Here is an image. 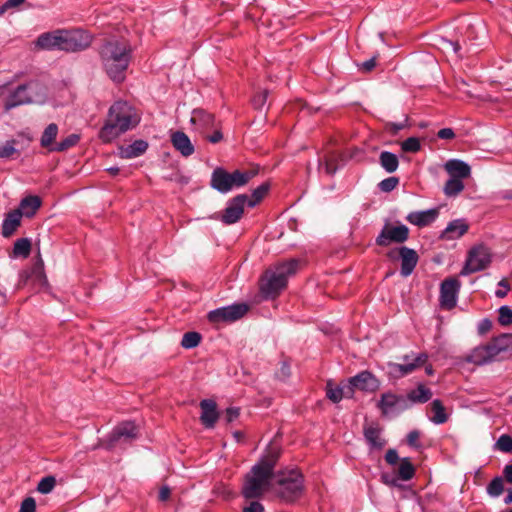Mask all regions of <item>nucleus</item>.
I'll list each match as a JSON object with an SVG mask.
<instances>
[{
  "instance_id": "f257e3e1",
  "label": "nucleus",
  "mask_w": 512,
  "mask_h": 512,
  "mask_svg": "<svg viewBox=\"0 0 512 512\" xmlns=\"http://www.w3.org/2000/svg\"><path fill=\"white\" fill-rule=\"evenodd\" d=\"M99 54L109 78L117 83L124 81L132 57L129 42L125 39H109L102 45Z\"/></svg>"
},
{
  "instance_id": "f03ea898",
  "label": "nucleus",
  "mask_w": 512,
  "mask_h": 512,
  "mask_svg": "<svg viewBox=\"0 0 512 512\" xmlns=\"http://www.w3.org/2000/svg\"><path fill=\"white\" fill-rule=\"evenodd\" d=\"M91 41V35L83 30H57L41 34L36 44L44 50L77 52L88 48Z\"/></svg>"
},
{
  "instance_id": "7ed1b4c3",
  "label": "nucleus",
  "mask_w": 512,
  "mask_h": 512,
  "mask_svg": "<svg viewBox=\"0 0 512 512\" xmlns=\"http://www.w3.org/2000/svg\"><path fill=\"white\" fill-rule=\"evenodd\" d=\"M139 122L133 108L125 101L115 102L109 109L105 125L99 132L100 138L109 142Z\"/></svg>"
},
{
  "instance_id": "20e7f679",
  "label": "nucleus",
  "mask_w": 512,
  "mask_h": 512,
  "mask_svg": "<svg viewBox=\"0 0 512 512\" xmlns=\"http://www.w3.org/2000/svg\"><path fill=\"white\" fill-rule=\"evenodd\" d=\"M300 266V260L289 259L268 269L260 282L261 293L265 298H275L287 286L288 277L294 275Z\"/></svg>"
},
{
  "instance_id": "39448f33",
  "label": "nucleus",
  "mask_w": 512,
  "mask_h": 512,
  "mask_svg": "<svg viewBox=\"0 0 512 512\" xmlns=\"http://www.w3.org/2000/svg\"><path fill=\"white\" fill-rule=\"evenodd\" d=\"M273 480L272 488L284 502H294L304 493V477L297 469L279 471Z\"/></svg>"
},
{
  "instance_id": "423d86ee",
  "label": "nucleus",
  "mask_w": 512,
  "mask_h": 512,
  "mask_svg": "<svg viewBox=\"0 0 512 512\" xmlns=\"http://www.w3.org/2000/svg\"><path fill=\"white\" fill-rule=\"evenodd\" d=\"M257 170H235L228 172L224 168H216L211 176V187L220 193H228L233 189L245 186L256 174Z\"/></svg>"
},
{
  "instance_id": "0eeeda50",
  "label": "nucleus",
  "mask_w": 512,
  "mask_h": 512,
  "mask_svg": "<svg viewBox=\"0 0 512 512\" xmlns=\"http://www.w3.org/2000/svg\"><path fill=\"white\" fill-rule=\"evenodd\" d=\"M45 97V89L37 82L19 85L5 100V111L17 106L39 102Z\"/></svg>"
},
{
  "instance_id": "6e6552de",
  "label": "nucleus",
  "mask_w": 512,
  "mask_h": 512,
  "mask_svg": "<svg viewBox=\"0 0 512 512\" xmlns=\"http://www.w3.org/2000/svg\"><path fill=\"white\" fill-rule=\"evenodd\" d=\"M273 476L267 473L261 466L254 465L251 472L246 475L242 488V495L246 499L258 498L263 490L270 485Z\"/></svg>"
},
{
  "instance_id": "1a4fd4ad",
  "label": "nucleus",
  "mask_w": 512,
  "mask_h": 512,
  "mask_svg": "<svg viewBox=\"0 0 512 512\" xmlns=\"http://www.w3.org/2000/svg\"><path fill=\"white\" fill-rule=\"evenodd\" d=\"M376 406L384 417L396 416L409 409L407 397L393 392L381 394Z\"/></svg>"
},
{
  "instance_id": "9d476101",
  "label": "nucleus",
  "mask_w": 512,
  "mask_h": 512,
  "mask_svg": "<svg viewBox=\"0 0 512 512\" xmlns=\"http://www.w3.org/2000/svg\"><path fill=\"white\" fill-rule=\"evenodd\" d=\"M491 263V254L487 247L478 245L473 247L469 253L460 275H469L486 269Z\"/></svg>"
},
{
  "instance_id": "9b49d317",
  "label": "nucleus",
  "mask_w": 512,
  "mask_h": 512,
  "mask_svg": "<svg viewBox=\"0 0 512 512\" xmlns=\"http://www.w3.org/2000/svg\"><path fill=\"white\" fill-rule=\"evenodd\" d=\"M247 304L238 303L210 311L207 319L212 324L231 323L242 318L248 311Z\"/></svg>"
},
{
  "instance_id": "f8f14e48",
  "label": "nucleus",
  "mask_w": 512,
  "mask_h": 512,
  "mask_svg": "<svg viewBox=\"0 0 512 512\" xmlns=\"http://www.w3.org/2000/svg\"><path fill=\"white\" fill-rule=\"evenodd\" d=\"M408 238L409 228L406 225L400 224L398 226H392L385 224L376 237L375 242L378 246L387 247L392 243H404Z\"/></svg>"
},
{
  "instance_id": "ddd939ff",
  "label": "nucleus",
  "mask_w": 512,
  "mask_h": 512,
  "mask_svg": "<svg viewBox=\"0 0 512 512\" xmlns=\"http://www.w3.org/2000/svg\"><path fill=\"white\" fill-rule=\"evenodd\" d=\"M387 256L391 260H401L400 273L403 277H408L412 274L419 260L417 252L406 246L390 250Z\"/></svg>"
},
{
  "instance_id": "4468645a",
  "label": "nucleus",
  "mask_w": 512,
  "mask_h": 512,
  "mask_svg": "<svg viewBox=\"0 0 512 512\" xmlns=\"http://www.w3.org/2000/svg\"><path fill=\"white\" fill-rule=\"evenodd\" d=\"M461 283L455 277H449L440 285V307L444 310H451L456 306Z\"/></svg>"
},
{
  "instance_id": "2eb2a0df",
  "label": "nucleus",
  "mask_w": 512,
  "mask_h": 512,
  "mask_svg": "<svg viewBox=\"0 0 512 512\" xmlns=\"http://www.w3.org/2000/svg\"><path fill=\"white\" fill-rule=\"evenodd\" d=\"M246 202V194H239L230 199L227 203V207L222 212L220 220L227 225L238 222L244 213Z\"/></svg>"
},
{
  "instance_id": "dca6fc26",
  "label": "nucleus",
  "mask_w": 512,
  "mask_h": 512,
  "mask_svg": "<svg viewBox=\"0 0 512 512\" xmlns=\"http://www.w3.org/2000/svg\"><path fill=\"white\" fill-rule=\"evenodd\" d=\"M349 383L356 387L357 390L367 393L376 392L381 385L380 380L368 370L361 371L351 377Z\"/></svg>"
},
{
  "instance_id": "f3484780",
  "label": "nucleus",
  "mask_w": 512,
  "mask_h": 512,
  "mask_svg": "<svg viewBox=\"0 0 512 512\" xmlns=\"http://www.w3.org/2000/svg\"><path fill=\"white\" fill-rule=\"evenodd\" d=\"M138 428L132 421H125L117 425L109 435V447L118 441H131L137 438Z\"/></svg>"
},
{
  "instance_id": "a211bd4d",
  "label": "nucleus",
  "mask_w": 512,
  "mask_h": 512,
  "mask_svg": "<svg viewBox=\"0 0 512 512\" xmlns=\"http://www.w3.org/2000/svg\"><path fill=\"white\" fill-rule=\"evenodd\" d=\"M281 455V447L274 442H271L265 454L261 457L260 461L255 464L256 466H261L263 470L269 473L271 476L275 477L274 468L277 464Z\"/></svg>"
},
{
  "instance_id": "6ab92c4d",
  "label": "nucleus",
  "mask_w": 512,
  "mask_h": 512,
  "mask_svg": "<svg viewBox=\"0 0 512 512\" xmlns=\"http://www.w3.org/2000/svg\"><path fill=\"white\" fill-rule=\"evenodd\" d=\"M409 356H404V364H390V367L392 369V372L395 374H398L399 376H405L413 371H415L417 368L424 365L428 360V355L426 353H420L418 354L412 362H409Z\"/></svg>"
},
{
  "instance_id": "aec40b11",
  "label": "nucleus",
  "mask_w": 512,
  "mask_h": 512,
  "mask_svg": "<svg viewBox=\"0 0 512 512\" xmlns=\"http://www.w3.org/2000/svg\"><path fill=\"white\" fill-rule=\"evenodd\" d=\"M439 216V208H431L424 211L410 212L406 220L418 227H425L432 224Z\"/></svg>"
},
{
  "instance_id": "412c9836",
  "label": "nucleus",
  "mask_w": 512,
  "mask_h": 512,
  "mask_svg": "<svg viewBox=\"0 0 512 512\" xmlns=\"http://www.w3.org/2000/svg\"><path fill=\"white\" fill-rule=\"evenodd\" d=\"M190 121L201 133H206L209 129L215 127L214 115L200 108L192 111Z\"/></svg>"
},
{
  "instance_id": "4be33fe9",
  "label": "nucleus",
  "mask_w": 512,
  "mask_h": 512,
  "mask_svg": "<svg viewBox=\"0 0 512 512\" xmlns=\"http://www.w3.org/2000/svg\"><path fill=\"white\" fill-rule=\"evenodd\" d=\"M201 417L200 420L206 428H213L218 420V411L216 402L210 399H204L200 402Z\"/></svg>"
},
{
  "instance_id": "5701e85b",
  "label": "nucleus",
  "mask_w": 512,
  "mask_h": 512,
  "mask_svg": "<svg viewBox=\"0 0 512 512\" xmlns=\"http://www.w3.org/2000/svg\"><path fill=\"white\" fill-rule=\"evenodd\" d=\"M469 225L465 219H455L448 223L447 227L440 234L442 240H454L467 233Z\"/></svg>"
},
{
  "instance_id": "b1692460",
  "label": "nucleus",
  "mask_w": 512,
  "mask_h": 512,
  "mask_svg": "<svg viewBox=\"0 0 512 512\" xmlns=\"http://www.w3.org/2000/svg\"><path fill=\"white\" fill-rule=\"evenodd\" d=\"M171 143L183 157H189L194 153V145L190 138L182 131H176L171 134Z\"/></svg>"
},
{
  "instance_id": "393cba45",
  "label": "nucleus",
  "mask_w": 512,
  "mask_h": 512,
  "mask_svg": "<svg viewBox=\"0 0 512 512\" xmlns=\"http://www.w3.org/2000/svg\"><path fill=\"white\" fill-rule=\"evenodd\" d=\"M41 204L42 200L39 196L30 195L23 198L20 201L19 208L15 210L21 213V217L26 216L30 218L35 215L36 211L41 207Z\"/></svg>"
},
{
  "instance_id": "a878e982",
  "label": "nucleus",
  "mask_w": 512,
  "mask_h": 512,
  "mask_svg": "<svg viewBox=\"0 0 512 512\" xmlns=\"http://www.w3.org/2000/svg\"><path fill=\"white\" fill-rule=\"evenodd\" d=\"M25 141L29 142V139L19 137L17 139L6 141L0 145V158H8L12 156L19 157L21 150L24 148L23 143Z\"/></svg>"
},
{
  "instance_id": "bb28decb",
  "label": "nucleus",
  "mask_w": 512,
  "mask_h": 512,
  "mask_svg": "<svg viewBox=\"0 0 512 512\" xmlns=\"http://www.w3.org/2000/svg\"><path fill=\"white\" fill-rule=\"evenodd\" d=\"M148 143L144 140H135L133 143L121 146L119 148V156L121 158H136L146 152Z\"/></svg>"
},
{
  "instance_id": "cd10ccee",
  "label": "nucleus",
  "mask_w": 512,
  "mask_h": 512,
  "mask_svg": "<svg viewBox=\"0 0 512 512\" xmlns=\"http://www.w3.org/2000/svg\"><path fill=\"white\" fill-rule=\"evenodd\" d=\"M21 213L12 210L8 212L2 223V235L5 238L11 237L21 224Z\"/></svg>"
},
{
  "instance_id": "c85d7f7f",
  "label": "nucleus",
  "mask_w": 512,
  "mask_h": 512,
  "mask_svg": "<svg viewBox=\"0 0 512 512\" xmlns=\"http://www.w3.org/2000/svg\"><path fill=\"white\" fill-rule=\"evenodd\" d=\"M444 169L449 177L463 180L471 174V168L466 162H445Z\"/></svg>"
},
{
  "instance_id": "c756f323",
  "label": "nucleus",
  "mask_w": 512,
  "mask_h": 512,
  "mask_svg": "<svg viewBox=\"0 0 512 512\" xmlns=\"http://www.w3.org/2000/svg\"><path fill=\"white\" fill-rule=\"evenodd\" d=\"M432 391L423 384H419L405 395L408 399L409 408L415 403H426L432 398Z\"/></svg>"
},
{
  "instance_id": "7c9ffc66",
  "label": "nucleus",
  "mask_w": 512,
  "mask_h": 512,
  "mask_svg": "<svg viewBox=\"0 0 512 512\" xmlns=\"http://www.w3.org/2000/svg\"><path fill=\"white\" fill-rule=\"evenodd\" d=\"M364 437L373 448L382 449L386 445V441L381 438V429L378 427L364 428Z\"/></svg>"
},
{
  "instance_id": "2f4dec72",
  "label": "nucleus",
  "mask_w": 512,
  "mask_h": 512,
  "mask_svg": "<svg viewBox=\"0 0 512 512\" xmlns=\"http://www.w3.org/2000/svg\"><path fill=\"white\" fill-rule=\"evenodd\" d=\"M430 410L432 412V416L429 418L434 424H443L448 420V414L446 413L445 407L441 400H433L430 404Z\"/></svg>"
},
{
  "instance_id": "473e14b6",
  "label": "nucleus",
  "mask_w": 512,
  "mask_h": 512,
  "mask_svg": "<svg viewBox=\"0 0 512 512\" xmlns=\"http://www.w3.org/2000/svg\"><path fill=\"white\" fill-rule=\"evenodd\" d=\"M489 352H487L484 345H480L475 347L470 354L466 357V361L469 363H473L475 365H484L491 362L489 357Z\"/></svg>"
},
{
  "instance_id": "72a5a7b5",
  "label": "nucleus",
  "mask_w": 512,
  "mask_h": 512,
  "mask_svg": "<svg viewBox=\"0 0 512 512\" xmlns=\"http://www.w3.org/2000/svg\"><path fill=\"white\" fill-rule=\"evenodd\" d=\"M32 243L28 238H19L15 241L11 257L13 258H27L31 253Z\"/></svg>"
},
{
  "instance_id": "f704fd0d",
  "label": "nucleus",
  "mask_w": 512,
  "mask_h": 512,
  "mask_svg": "<svg viewBox=\"0 0 512 512\" xmlns=\"http://www.w3.org/2000/svg\"><path fill=\"white\" fill-rule=\"evenodd\" d=\"M464 188L465 186L462 180L449 177L444 185L443 191L446 196L455 197L459 195Z\"/></svg>"
},
{
  "instance_id": "c9c22d12",
  "label": "nucleus",
  "mask_w": 512,
  "mask_h": 512,
  "mask_svg": "<svg viewBox=\"0 0 512 512\" xmlns=\"http://www.w3.org/2000/svg\"><path fill=\"white\" fill-rule=\"evenodd\" d=\"M57 134H58V126L54 123L49 124L45 128V130L41 136V140H40L41 146L44 148H48L50 150V148L55 145L53 142H54Z\"/></svg>"
},
{
  "instance_id": "e433bc0d",
  "label": "nucleus",
  "mask_w": 512,
  "mask_h": 512,
  "mask_svg": "<svg viewBox=\"0 0 512 512\" xmlns=\"http://www.w3.org/2000/svg\"><path fill=\"white\" fill-rule=\"evenodd\" d=\"M270 189L269 183L265 182L255 188L252 192L251 198L247 196L246 204L249 207H254L262 201Z\"/></svg>"
},
{
  "instance_id": "4c0bfd02",
  "label": "nucleus",
  "mask_w": 512,
  "mask_h": 512,
  "mask_svg": "<svg viewBox=\"0 0 512 512\" xmlns=\"http://www.w3.org/2000/svg\"><path fill=\"white\" fill-rule=\"evenodd\" d=\"M494 340L497 344V349L500 350L503 357L512 354V334H501L495 337Z\"/></svg>"
},
{
  "instance_id": "58836bf2",
  "label": "nucleus",
  "mask_w": 512,
  "mask_h": 512,
  "mask_svg": "<svg viewBox=\"0 0 512 512\" xmlns=\"http://www.w3.org/2000/svg\"><path fill=\"white\" fill-rule=\"evenodd\" d=\"M415 475V468L408 458H403L398 468V476L400 480L408 481Z\"/></svg>"
},
{
  "instance_id": "ea45409f",
  "label": "nucleus",
  "mask_w": 512,
  "mask_h": 512,
  "mask_svg": "<svg viewBox=\"0 0 512 512\" xmlns=\"http://www.w3.org/2000/svg\"><path fill=\"white\" fill-rule=\"evenodd\" d=\"M80 140V136L78 134H70L66 138L62 139L60 142L55 143L54 146L50 148V151H66L71 147L75 146Z\"/></svg>"
},
{
  "instance_id": "a19ab883",
  "label": "nucleus",
  "mask_w": 512,
  "mask_h": 512,
  "mask_svg": "<svg viewBox=\"0 0 512 512\" xmlns=\"http://www.w3.org/2000/svg\"><path fill=\"white\" fill-rule=\"evenodd\" d=\"M202 336L195 331L186 332L181 340V346L185 349H192L197 347L201 342Z\"/></svg>"
},
{
  "instance_id": "79ce46f5",
  "label": "nucleus",
  "mask_w": 512,
  "mask_h": 512,
  "mask_svg": "<svg viewBox=\"0 0 512 512\" xmlns=\"http://www.w3.org/2000/svg\"><path fill=\"white\" fill-rule=\"evenodd\" d=\"M326 396L333 403H338L344 398V388L334 386L332 381H328L326 385Z\"/></svg>"
},
{
  "instance_id": "37998d69",
  "label": "nucleus",
  "mask_w": 512,
  "mask_h": 512,
  "mask_svg": "<svg viewBox=\"0 0 512 512\" xmlns=\"http://www.w3.org/2000/svg\"><path fill=\"white\" fill-rule=\"evenodd\" d=\"M56 485V478L52 475L46 476L42 478L38 485H37V491L41 494H48L50 493Z\"/></svg>"
},
{
  "instance_id": "c03bdc74",
  "label": "nucleus",
  "mask_w": 512,
  "mask_h": 512,
  "mask_svg": "<svg viewBox=\"0 0 512 512\" xmlns=\"http://www.w3.org/2000/svg\"><path fill=\"white\" fill-rule=\"evenodd\" d=\"M339 169L337 162H317V171L320 175L333 176Z\"/></svg>"
},
{
  "instance_id": "a18cd8bd",
  "label": "nucleus",
  "mask_w": 512,
  "mask_h": 512,
  "mask_svg": "<svg viewBox=\"0 0 512 512\" xmlns=\"http://www.w3.org/2000/svg\"><path fill=\"white\" fill-rule=\"evenodd\" d=\"M504 491L503 480L501 477L494 478L487 486V492L492 497L500 496Z\"/></svg>"
},
{
  "instance_id": "49530a36",
  "label": "nucleus",
  "mask_w": 512,
  "mask_h": 512,
  "mask_svg": "<svg viewBox=\"0 0 512 512\" xmlns=\"http://www.w3.org/2000/svg\"><path fill=\"white\" fill-rule=\"evenodd\" d=\"M401 149L404 152L415 153L421 149V143L419 138L410 137L401 143Z\"/></svg>"
},
{
  "instance_id": "de8ad7c7",
  "label": "nucleus",
  "mask_w": 512,
  "mask_h": 512,
  "mask_svg": "<svg viewBox=\"0 0 512 512\" xmlns=\"http://www.w3.org/2000/svg\"><path fill=\"white\" fill-rule=\"evenodd\" d=\"M498 322L502 326L512 324V309L509 306H501L498 310Z\"/></svg>"
},
{
  "instance_id": "09e8293b",
  "label": "nucleus",
  "mask_w": 512,
  "mask_h": 512,
  "mask_svg": "<svg viewBox=\"0 0 512 512\" xmlns=\"http://www.w3.org/2000/svg\"><path fill=\"white\" fill-rule=\"evenodd\" d=\"M399 184V178L395 176L388 177L379 182L378 187L382 192L388 193L393 191Z\"/></svg>"
},
{
  "instance_id": "8fccbe9b",
  "label": "nucleus",
  "mask_w": 512,
  "mask_h": 512,
  "mask_svg": "<svg viewBox=\"0 0 512 512\" xmlns=\"http://www.w3.org/2000/svg\"><path fill=\"white\" fill-rule=\"evenodd\" d=\"M496 447L502 452H512V437L507 434L501 435L496 442Z\"/></svg>"
},
{
  "instance_id": "3c124183",
  "label": "nucleus",
  "mask_w": 512,
  "mask_h": 512,
  "mask_svg": "<svg viewBox=\"0 0 512 512\" xmlns=\"http://www.w3.org/2000/svg\"><path fill=\"white\" fill-rule=\"evenodd\" d=\"M487 352H489V357L491 359V362L494 360L502 359L504 358L501 354L500 350L497 349V344L494 340V338L487 344L484 345Z\"/></svg>"
},
{
  "instance_id": "603ef678",
  "label": "nucleus",
  "mask_w": 512,
  "mask_h": 512,
  "mask_svg": "<svg viewBox=\"0 0 512 512\" xmlns=\"http://www.w3.org/2000/svg\"><path fill=\"white\" fill-rule=\"evenodd\" d=\"M268 91L264 90L259 93H257L253 99L252 104L255 109H262L267 101Z\"/></svg>"
},
{
  "instance_id": "864d4df0",
  "label": "nucleus",
  "mask_w": 512,
  "mask_h": 512,
  "mask_svg": "<svg viewBox=\"0 0 512 512\" xmlns=\"http://www.w3.org/2000/svg\"><path fill=\"white\" fill-rule=\"evenodd\" d=\"M419 438L420 432L418 430H412L407 434V444L413 448H420L421 444L419 442Z\"/></svg>"
},
{
  "instance_id": "5fc2aeb1",
  "label": "nucleus",
  "mask_w": 512,
  "mask_h": 512,
  "mask_svg": "<svg viewBox=\"0 0 512 512\" xmlns=\"http://www.w3.org/2000/svg\"><path fill=\"white\" fill-rule=\"evenodd\" d=\"M36 511V502L32 497L25 498L20 507L19 512H35Z\"/></svg>"
},
{
  "instance_id": "6e6d98bb",
  "label": "nucleus",
  "mask_w": 512,
  "mask_h": 512,
  "mask_svg": "<svg viewBox=\"0 0 512 512\" xmlns=\"http://www.w3.org/2000/svg\"><path fill=\"white\" fill-rule=\"evenodd\" d=\"M376 59L377 57L374 56L371 59L358 64V69L365 73L371 72L376 67Z\"/></svg>"
},
{
  "instance_id": "4d7b16f0",
  "label": "nucleus",
  "mask_w": 512,
  "mask_h": 512,
  "mask_svg": "<svg viewBox=\"0 0 512 512\" xmlns=\"http://www.w3.org/2000/svg\"><path fill=\"white\" fill-rule=\"evenodd\" d=\"M498 286L501 287V289L496 290L495 295L498 298H504L510 290V285L506 279H502L498 283Z\"/></svg>"
},
{
  "instance_id": "13d9d810",
  "label": "nucleus",
  "mask_w": 512,
  "mask_h": 512,
  "mask_svg": "<svg viewBox=\"0 0 512 512\" xmlns=\"http://www.w3.org/2000/svg\"><path fill=\"white\" fill-rule=\"evenodd\" d=\"M491 328H492V321L488 318H484L478 323L477 330L480 335H484L487 332H489L491 330Z\"/></svg>"
},
{
  "instance_id": "bf43d9fd",
  "label": "nucleus",
  "mask_w": 512,
  "mask_h": 512,
  "mask_svg": "<svg viewBox=\"0 0 512 512\" xmlns=\"http://www.w3.org/2000/svg\"><path fill=\"white\" fill-rule=\"evenodd\" d=\"M239 415H240L239 408L230 407V408L226 409L224 418H225L227 423H231L234 420H236L239 417Z\"/></svg>"
},
{
  "instance_id": "052dcab7",
  "label": "nucleus",
  "mask_w": 512,
  "mask_h": 512,
  "mask_svg": "<svg viewBox=\"0 0 512 512\" xmlns=\"http://www.w3.org/2000/svg\"><path fill=\"white\" fill-rule=\"evenodd\" d=\"M381 480H382L383 483H385L388 486H391V487H398L399 486V476L395 477L393 475H390V474H387V473H383L381 475Z\"/></svg>"
},
{
  "instance_id": "680f3d73",
  "label": "nucleus",
  "mask_w": 512,
  "mask_h": 512,
  "mask_svg": "<svg viewBox=\"0 0 512 512\" xmlns=\"http://www.w3.org/2000/svg\"><path fill=\"white\" fill-rule=\"evenodd\" d=\"M25 0H7L2 6H0V15L10 8H15L24 3Z\"/></svg>"
},
{
  "instance_id": "e2e57ef3",
  "label": "nucleus",
  "mask_w": 512,
  "mask_h": 512,
  "mask_svg": "<svg viewBox=\"0 0 512 512\" xmlns=\"http://www.w3.org/2000/svg\"><path fill=\"white\" fill-rule=\"evenodd\" d=\"M385 460L390 465H395L399 461L398 453L395 449H389L385 454Z\"/></svg>"
},
{
  "instance_id": "0e129e2a",
  "label": "nucleus",
  "mask_w": 512,
  "mask_h": 512,
  "mask_svg": "<svg viewBox=\"0 0 512 512\" xmlns=\"http://www.w3.org/2000/svg\"><path fill=\"white\" fill-rule=\"evenodd\" d=\"M205 137L209 142L215 144L223 139V134L219 129L215 128L212 134L206 135Z\"/></svg>"
},
{
  "instance_id": "69168bd1",
  "label": "nucleus",
  "mask_w": 512,
  "mask_h": 512,
  "mask_svg": "<svg viewBox=\"0 0 512 512\" xmlns=\"http://www.w3.org/2000/svg\"><path fill=\"white\" fill-rule=\"evenodd\" d=\"M243 512H264V507L260 502L253 501L248 507L243 509Z\"/></svg>"
},
{
  "instance_id": "338daca9",
  "label": "nucleus",
  "mask_w": 512,
  "mask_h": 512,
  "mask_svg": "<svg viewBox=\"0 0 512 512\" xmlns=\"http://www.w3.org/2000/svg\"><path fill=\"white\" fill-rule=\"evenodd\" d=\"M437 135L439 138L447 139V140L455 137V133H454L453 129H451V128L440 129L438 131Z\"/></svg>"
},
{
  "instance_id": "774afa93",
  "label": "nucleus",
  "mask_w": 512,
  "mask_h": 512,
  "mask_svg": "<svg viewBox=\"0 0 512 512\" xmlns=\"http://www.w3.org/2000/svg\"><path fill=\"white\" fill-rule=\"evenodd\" d=\"M171 490L168 486H163L159 490L158 498L160 501L164 502L167 501L170 497Z\"/></svg>"
}]
</instances>
